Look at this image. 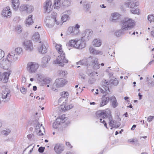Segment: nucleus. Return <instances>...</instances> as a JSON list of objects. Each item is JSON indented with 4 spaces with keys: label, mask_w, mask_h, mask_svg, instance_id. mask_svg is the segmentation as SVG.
Returning a JSON list of instances; mask_svg holds the SVG:
<instances>
[{
    "label": "nucleus",
    "mask_w": 154,
    "mask_h": 154,
    "mask_svg": "<svg viewBox=\"0 0 154 154\" xmlns=\"http://www.w3.org/2000/svg\"><path fill=\"white\" fill-rule=\"evenodd\" d=\"M97 116L98 117H102L103 119L107 118L109 120V125L112 128H117L120 125V124L116 125V121L113 120V119L111 114V112L109 109H107L105 111L99 110L96 112Z\"/></svg>",
    "instance_id": "nucleus-1"
},
{
    "label": "nucleus",
    "mask_w": 154,
    "mask_h": 154,
    "mask_svg": "<svg viewBox=\"0 0 154 154\" xmlns=\"http://www.w3.org/2000/svg\"><path fill=\"white\" fill-rule=\"evenodd\" d=\"M55 47L60 55L57 57L56 60L54 61V63L55 64H60V66H63L64 65V63H68V61L65 58V53L62 49V45L60 44H57Z\"/></svg>",
    "instance_id": "nucleus-2"
},
{
    "label": "nucleus",
    "mask_w": 154,
    "mask_h": 154,
    "mask_svg": "<svg viewBox=\"0 0 154 154\" xmlns=\"http://www.w3.org/2000/svg\"><path fill=\"white\" fill-rule=\"evenodd\" d=\"M82 65L85 66H93L94 69H98L100 68V64H98V59L95 57H90L87 59L83 58L81 60Z\"/></svg>",
    "instance_id": "nucleus-3"
},
{
    "label": "nucleus",
    "mask_w": 154,
    "mask_h": 154,
    "mask_svg": "<svg viewBox=\"0 0 154 154\" xmlns=\"http://www.w3.org/2000/svg\"><path fill=\"white\" fill-rule=\"evenodd\" d=\"M120 25L123 31L131 29L135 25L134 21L130 18L125 17L121 21Z\"/></svg>",
    "instance_id": "nucleus-4"
},
{
    "label": "nucleus",
    "mask_w": 154,
    "mask_h": 154,
    "mask_svg": "<svg viewBox=\"0 0 154 154\" xmlns=\"http://www.w3.org/2000/svg\"><path fill=\"white\" fill-rule=\"evenodd\" d=\"M68 47H74L77 49H82L85 47V42L82 39L71 40L66 44Z\"/></svg>",
    "instance_id": "nucleus-5"
},
{
    "label": "nucleus",
    "mask_w": 154,
    "mask_h": 154,
    "mask_svg": "<svg viewBox=\"0 0 154 154\" xmlns=\"http://www.w3.org/2000/svg\"><path fill=\"white\" fill-rule=\"evenodd\" d=\"M11 95L10 91L6 88L0 94V100L4 102H7L9 100Z\"/></svg>",
    "instance_id": "nucleus-6"
},
{
    "label": "nucleus",
    "mask_w": 154,
    "mask_h": 154,
    "mask_svg": "<svg viewBox=\"0 0 154 154\" xmlns=\"http://www.w3.org/2000/svg\"><path fill=\"white\" fill-rule=\"evenodd\" d=\"M39 66L38 64L37 63L29 62L27 66V70L30 73H35L36 72Z\"/></svg>",
    "instance_id": "nucleus-7"
},
{
    "label": "nucleus",
    "mask_w": 154,
    "mask_h": 154,
    "mask_svg": "<svg viewBox=\"0 0 154 154\" xmlns=\"http://www.w3.org/2000/svg\"><path fill=\"white\" fill-rule=\"evenodd\" d=\"M49 19H46L45 20V26L48 28H51L53 27L54 26L55 23L57 25L59 24L61 25L62 24H61L60 22L57 21L55 17H53V18L49 17Z\"/></svg>",
    "instance_id": "nucleus-8"
},
{
    "label": "nucleus",
    "mask_w": 154,
    "mask_h": 154,
    "mask_svg": "<svg viewBox=\"0 0 154 154\" xmlns=\"http://www.w3.org/2000/svg\"><path fill=\"white\" fill-rule=\"evenodd\" d=\"M80 26L76 24L75 27H69L68 30V34L75 35L78 34L79 32Z\"/></svg>",
    "instance_id": "nucleus-9"
},
{
    "label": "nucleus",
    "mask_w": 154,
    "mask_h": 154,
    "mask_svg": "<svg viewBox=\"0 0 154 154\" xmlns=\"http://www.w3.org/2000/svg\"><path fill=\"white\" fill-rule=\"evenodd\" d=\"M18 57L17 54L13 52H11L7 55L6 61L10 63L13 62L17 60Z\"/></svg>",
    "instance_id": "nucleus-10"
},
{
    "label": "nucleus",
    "mask_w": 154,
    "mask_h": 154,
    "mask_svg": "<svg viewBox=\"0 0 154 154\" xmlns=\"http://www.w3.org/2000/svg\"><path fill=\"white\" fill-rule=\"evenodd\" d=\"M33 123L34 124V127L35 129L37 130V131H38V135H43V133L42 132V129L43 131L44 132L45 130L44 127L43 126L42 127V124H41L40 125V124L38 122V121L37 120H35L33 121Z\"/></svg>",
    "instance_id": "nucleus-11"
},
{
    "label": "nucleus",
    "mask_w": 154,
    "mask_h": 154,
    "mask_svg": "<svg viewBox=\"0 0 154 154\" xmlns=\"http://www.w3.org/2000/svg\"><path fill=\"white\" fill-rule=\"evenodd\" d=\"M93 32L91 30L86 29L82 34V39L84 40H88L92 35Z\"/></svg>",
    "instance_id": "nucleus-12"
},
{
    "label": "nucleus",
    "mask_w": 154,
    "mask_h": 154,
    "mask_svg": "<svg viewBox=\"0 0 154 154\" xmlns=\"http://www.w3.org/2000/svg\"><path fill=\"white\" fill-rule=\"evenodd\" d=\"M11 15V13L9 7L4 8L1 13L2 17L5 18H10Z\"/></svg>",
    "instance_id": "nucleus-13"
},
{
    "label": "nucleus",
    "mask_w": 154,
    "mask_h": 154,
    "mask_svg": "<svg viewBox=\"0 0 154 154\" xmlns=\"http://www.w3.org/2000/svg\"><path fill=\"white\" fill-rule=\"evenodd\" d=\"M64 149V146L62 144L58 143L55 145L54 150L57 154H60Z\"/></svg>",
    "instance_id": "nucleus-14"
},
{
    "label": "nucleus",
    "mask_w": 154,
    "mask_h": 154,
    "mask_svg": "<svg viewBox=\"0 0 154 154\" xmlns=\"http://www.w3.org/2000/svg\"><path fill=\"white\" fill-rule=\"evenodd\" d=\"M44 9L47 13H49L52 10V2L50 0H47L44 4Z\"/></svg>",
    "instance_id": "nucleus-15"
},
{
    "label": "nucleus",
    "mask_w": 154,
    "mask_h": 154,
    "mask_svg": "<svg viewBox=\"0 0 154 154\" xmlns=\"http://www.w3.org/2000/svg\"><path fill=\"white\" fill-rule=\"evenodd\" d=\"M39 43L41 44V45L38 48L39 52L42 54H44L47 52V48L48 45L47 44H44L40 42Z\"/></svg>",
    "instance_id": "nucleus-16"
},
{
    "label": "nucleus",
    "mask_w": 154,
    "mask_h": 154,
    "mask_svg": "<svg viewBox=\"0 0 154 154\" xmlns=\"http://www.w3.org/2000/svg\"><path fill=\"white\" fill-rule=\"evenodd\" d=\"M66 82V80L64 79H57L55 81L56 85L57 88L62 87L65 85Z\"/></svg>",
    "instance_id": "nucleus-17"
},
{
    "label": "nucleus",
    "mask_w": 154,
    "mask_h": 154,
    "mask_svg": "<svg viewBox=\"0 0 154 154\" xmlns=\"http://www.w3.org/2000/svg\"><path fill=\"white\" fill-rule=\"evenodd\" d=\"M110 97L106 95H103L101 99V101L100 103V106H103L106 104L110 100Z\"/></svg>",
    "instance_id": "nucleus-18"
},
{
    "label": "nucleus",
    "mask_w": 154,
    "mask_h": 154,
    "mask_svg": "<svg viewBox=\"0 0 154 154\" xmlns=\"http://www.w3.org/2000/svg\"><path fill=\"white\" fill-rule=\"evenodd\" d=\"M23 44L26 50L30 51L33 49L32 43L30 41H27L24 42Z\"/></svg>",
    "instance_id": "nucleus-19"
},
{
    "label": "nucleus",
    "mask_w": 154,
    "mask_h": 154,
    "mask_svg": "<svg viewBox=\"0 0 154 154\" xmlns=\"http://www.w3.org/2000/svg\"><path fill=\"white\" fill-rule=\"evenodd\" d=\"M11 73L9 72H5L1 75L0 81H2L4 82H7L8 80V77Z\"/></svg>",
    "instance_id": "nucleus-20"
},
{
    "label": "nucleus",
    "mask_w": 154,
    "mask_h": 154,
    "mask_svg": "<svg viewBox=\"0 0 154 154\" xmlns=\"http://www.w3.org/2000/svg\"><path fill=\"white\" fill-rule=\"evenodd\" d=\"M64 120L63 119H62L61 118L57 119L56 122H54L53 124V128L55 129L57 128L59 125L61 123H64Z\"/></svg>",
    "instance_id": "nucleus-21"
},
{
    "label": "nucleus",
    "mask_w": 154,
    "mask_h": 154,
    "mask_svg": "<svg viewBox=\"0 0 154 154\" xmlns=\"http://www.w3.org/2000/svg\"><path fill=\"white\" fill-rule=\"evenodd\" d=\"M110 101L112 107L114 108H116L118 105L116 98L114 96H112L110 97Z\"/></svg>",
    "instance_id": "nucleus-22"
},
{
    "label": "nucleus",
    "mask_w": 154,
    "mask_h": 154,
    "mask_svg": "<svg viewBox=\"0 0 154 154\" xmlns=\"http://www.w3.org/2000/svg\"><path fill=\"white\" fill-rule=\"evenodd\" d=\"M51 59L49 56H46L43 57L42 59V65L44 67H46V64L48 63Z\"/></svg>",
    "instance_id": "nucleus-23"
},
{
    "label": "nucleus",
    "mask_w": 154,
    "mask_h": 154,
    "mask_svg": "<svg viewBox=\"0 0 154 154\" xmlns=\"http://www.w3.org/2000/svg\"><path fill=\"white\" fill-rule=\"evenodd\" d=\"M138 5V3L137 2L134 3L133 2H128L125 3V5L127 7H130L131 9L134 8L135 7H137Z\"/></svg>",
    "instance_id": "nucleus-24"
},
{
    "label": "nucleus",
    "mask_w": 154,
    "mask_h": 154,
    "mask_svg": "<svg viewBox=\"0 0 154 154\" xmlns=\"http://www.w3.org/2000/svg\"><path fill=\"white\" fill-rule=\"evenodd\" d=\"M20 5L19 0H12V7L15 10H17Z\"/></svg>",
    "instance_id": "nucleus-25"
},
{
    "label": "nucleus",
    "mask_w": 154,
    "mask_h": 154,
    "mask_svg": "<svg viewBox=\"0 0 154 154\" xmlns=\"http://www.w3.org/2000/svg\"><path fill=\"white\" fill-rule=\"evenodd\" d=\"M89 51L90 52L93 54H100L101 55L103 53L101 51L97 50L94 49L92 47H91L89 48Z\"/></svg>",
    "instance_id": "nucleus-26"
},
{
    "label": "nucleus",
    "mask_w": 154,
    "mask_h": 154,
    "mask_svg": "<svg viewBox=\"0 0 154 154\" xmlns=\"http://www.w3.org/2000/svg\"><path fill=\"white\" fill-rule=\"evenodd\" d=\"M33 23V21L32 20V15H29L28 16V18L26 21V26H29L30 25H32Z\"/></svg>",
    "instance_id": "nucleus-27"
},
{
    "label": "nucleus",
    "mask_w": 154,
    "mask_h": 154,
    "mask_svg": "<svg viewBox=\"0 0 154 154\" xmlns=\"http://www.w3.org/2000/svg\"><path fill=\"white\" fill-rule=\"evenodd\" d=\"M61 97H63L64 101L66 102L67 101L68 96H69V93L67 92L63 91L60 93Z\"/></svg>",
    "instance_id": "nucleus-28"
},
{
    "label": "nucleus",
    "mask_w": 154,
    "mask_h": 154,
    "mask_svg": "<svg viewBox=\"0 0 154 154\" xmlns=\"http://www.w3.org/2000/svg\"><path fill=\"white\" fill-rule=\"evenodd\" d=\"M61 0H54V8L56 9H58L61 5L62 4V2H60Z\"/></svg>",
    "instance_id": "nucleus-29"
},
{
    "label": "nucleus",
    "mask_w": 154,
    "mask_h": 154,
    "mask_svg": "<svg viewBox=\"0 0 154 154\" xmlns=\"http://www.w3.org/2000/svg\"><path fill=\"white\" fill-rule=\"evenodd\" d=\"M38 80H39L40 82L44 81L47 82V83H49L50 82V80H49V79H44L43 77V75L40 74L38 75Z\"/></svg>",
    "instance_id": "nucleus-30"
},
{
    "label": "nucleus",
    "mask_w": 154,
    "mask_h": 154,
    "mask_svg": "<svg viewBox=\"0 0 154 154\" xmlns=\"http://www.w3.org/2000/svg\"><path fill=\"white\" fill-rule=\"evenodd\" d=\"M93 43L94 46L95 47H99L101 45V42L100 40L95 39L93 42Z\"/></svg>",
    "instance_id": "nucleus-31"
},
{
    "label": "nucleus",
    "mask_w": 154,
    "mask_h": 154,
    "mask_svg": "<svg viewBox=\"0 0 154 154\" xmlns=\"http://www.w3.org/2000/svg\"><path fill=\"white\" fill-rule=\"evenodd\" d=\"M109 85H110V86H112V85L116 86L118 84L119 82L117 79L115 78L114 79H111L110 80L109 82Z\"/></svg>",
    "instance_id": "nucleus-32"
},
{
    "label": "nucleus",
    "mask_w": 154,
    "mask_h": 154,
    "mask_svg": "<svg viewBox=\"0 0 154 154\" xmlns=\"http://www.w3.org/2000/svg\"><path fill=\"white\" fill-rule=\"evenodd\" d=\"M83 8L85 11L88 12L89 10L90 6L88 3L85 2L84 3Z\"/></svg>",
    "instance_id": "nucleus-33"
},
{
    "label": "nucleus",
    "mask_w": 154,
    "mask_h": 154,
    "mask_svg": "<svg viewBox=\"0 0 154 154\" xmlns=\"http://www.w3.org/2000/svg\"><path fill=\"white\" fill-rule=\"evenodd\" d=\"M69 15H68L67 14H64L62 15L61 18V20L63 22H64L69 20Z\"/></svg>",
    "instance_id": "nucleus-34"
},
{
    "label": "nucleus",
    "mask_w": 154,
    "mask_h": 154,
    "mask_svg": "<svg viewBox=\"0 0 154 154\" xmlns=\"http://www.w3.org/2000/svg\"><path fill=\"white\" fill-rule=\"evenodd\" d=\"M40 38V35L38 32H36L32 37V39L35 41H38Z\"/></svg>",
    "instance_id": "nucleus-35"
},
{
    "label": "nucleus",
    "mask_w": 154,
    "mask_h": 154,
    "mask_svg": "<svg viewBox=\"0 0 154 154\" xmlns=\"http://www.w3.org/2000/svg\"><path fill=\"white\" fill-rule=\"evenodd\" d=\"M11 132V130L9 129H6V130H3L2 131V134L5 136L8 135Z\"/></svg>",
    "instance_id": "nucleus-36"
},
{
    "label": "nucleus",
    "mask_w": 154,
    "mask_h": 154,
    "mask_svg": "<svg viewBox=\"0 0 154 154\" xmlns=\"http://www.w3.org/2000/svg\"><path fill=\"white\" fill-rule=\"evenodd\" d=\"M87 73L90 76H93L97 74V72H91L90 70L88 69L87 71Z\"/></svg>",
    "instance_id": "nucleus-37"
},
{
    "label": "nucleus",
    "mask_w": 154,
    "mask_h": 154,
    "mask_svg": "<svg viewBox=\"0 0 154 154\" xmlns=\"http://www.w3.org/2000/svg\"><path fill=\"white\" fill-rule=\"evenodd\" d=\"M112 16L113 18V20H116L118 19L121 16L118 13H114L112 14Z\"/></svg>",
    "instance_id": "nucleus-38"
},
{
    "label": "nucleus",
    "mask_w": 154,
    "mask_h": 154,
    "mask_svg": "<svg viewBox=\"0 0 154 154\" xmlns=\"http://www.w3.org/2000/svg\"><path fill=\"white\" fill-rule=\"evenodd\" d=\"M70 4V0H64L62 1V4L63 6L67 7Z\"/></svg>",
    "instance_id": "nucleus-39"
},
{
    "label": "nucleus",
    "mask_w": 154,
    "mask_h": 154,
    "mask_svg": "<svg viewBox=\"0 0 154 154\" xmlns=\"http://www.w3.org/2000/svg\"><path fill=\"white\" fill-rule=\"evenodd\" d=\"M22 49L20 48H17L15 49V51L13 52L16 54L17 55H19L22 52Z\"/></svg>",
    "instance_id": "nucleus-40"
},
{
    "label": "nucleus",
    "mask_w": 154,
    "mask_h": 154,
    "mask_svg": "<svg viewBox=\"0 0 154 154\" xmlns=\"http://www.w3.org/2000/svg\"><path fill=\"white\" fill-rule=\"evenodd\" d=\"M26 12L29 13H30L32 12L33 10V7L29 5H27Z\"/></svg>",
    "instance_id": "nucleus-41"
},
{
    "label": "nucleus",
    "mask_w": 154,
    "mask_h": 154,
    "mask_svg": "<svg viewBox=\"0 0 154 154\" xmlns=\"http://www.w3.org/2000/svg\"><path fill=\"white\" fill-rule=\"evenodd\" d=\"M22 30V28L20 25H17L15 28V31L17 33H20Z\"/></svg>",
    "instance_id": "nucleus-42"
},
{
    "label": "nucleus",
    "mask_w": 154,
    "mask_h": 154,
    "mask_svg": "<svg viewBox=\"0 0 154 154\" xmlns=\"http://www.w3.org/2000/svg\"><path fill=\"white\" fill-rule=\"evenodd\" d=\"M123 30H122L121 29L117 30L115 32V34L116 36L117 37L120 36L123 33Z\"/></svg>",
    "instance_id": "nucleus-43"
},
{
    "label": "nucleus",
    "mask_w": 154,
    "mask_h": 154,
    "mask_svg": "<svg viewBox=\"0 0 154 154\" xmlns=\"http://www.w3.org/2000/svg\"><path fill=\"white\" fill-rule=\"evenodd\" d=\"M27 5H22L20 7V11H26Z\"/></svg>",
    "instance_id": "nucleus-44"
},
{
    "label": "nucleus",
    "mask_w": 154,
    "mask_h": 154,
    "mask_svg": "<svg viewBox=\"0 0 154 154\" xmlns=\"http://www.w3.org/2000/svg\"><path fill=\"white\" fill-rule=\"evenodd\" d=\"M109 87H111V86L110 85H105V86H103V89H104V90L105 91L106 93H108L110 92L109 88Z\"/></svg>",
    "instance_id": "nucleus-45"
},
{
    "label": "nucleus",
    "mask_w": 154,
    "mask_h": 154,
    "mask_svg": "<svg viewBox=\"0 0 154 154\" xmlns=\"http://www.w3.org/2000/svg\"><path fill=\"white\" fill-rule=\"evenodd\" d=\"M130 11L132 13L134 14H137L138 13H139V10L137 8H136V9L134 8L133 9H131Z\"/></svg>",
    "instance_id": "nucleus-46"
},
{
    "label": "nucleus",
    "mask_w": 154,
    "mask_h": 154,
    "mask_svg": "<svg viewBox=\"0 0 154 154\" xmlns=\"http://www.w3.org/2000/svg\"><path fill=\"white\" fill-rule=\"evenodd\" d=\"M147 19L150 22L153 21L154 20V15H150L148 16Z\"/></svg>",
    "instance_id": "nucleus-47"
},
{
    "label": "nucleus",
    "mask_w": 154,
    "mask_h": 154,
    "mask_svg": "<svg viewBox=\"0 0 154 154\" xmlns=\"http://www.w3.org/2000/svg\"><path fill=\"white\" fill-rule=\"evenodd\" d=\"M27 137L30 140H34V136L33 134H28L27 136Z\"/></svg>",
    "instance_id": "nucleus-48"
},
{
    "label": "nucleus",
    "mask_w": 154,
    "mask_h": 154,
    "mask_svg": "<svg viewBox=\"0 0 154 154\" xmlns=\"http://www.w3.org/2000/svg\"><path fill=\"white\" fill-rule=\"evenodd\" d=\"M20 90L21 93L23 94H26L27 91L26 88L22 87L20 88Z\"/></svg>",
    "instance_id": "nucleus-49"
},
{
    "label": "nucleus",
    "mask_w": 154,
    "mask_h": 154,
    "mask_svg": "<svg viewBox=\"0 0 154 154\" xmlns=\"http://www.w3.org/2000/svg\"><path fill=\"white\" fill-rule=\"evenodd\" d=\"M148 86L150 87H152L154 86V81L153 79L151 80L148 82Z\"/></svg>",
    "instance_id": "nucleus-50"
},
{
    "label": "nucleus",
    "mask_w": 154,
    "mask_h": 154,
    "mask_svg": "<svg viewBox=\"0 0 154 154\" xmlns=\"http://www.w3.org/2000/svg\"><path fill=\"white\" fill-rule=\"evenodd\" d=\"M5 53L4 51L1 49H0V60L2 59L4 57Z\"/></svg>",
    "instance_id": "nucleus-51"
},
{
    "label": "nucleus",
    "mask_w": 154,
    "mask_h": 154,
    "mask_svg": "<svg viewBox=\"0 0 154 154\" xmlns=\"http://www.w3.org/2000/svg\"><path fill=\"white\" fill-rule=\"evenodd\" d=\"M102 85L103 86L106 85H109V82L106 81V80L104 79L103 80V82L102 83Z\"/></svg>",
    "instance_id": "nucleus-52"
},
{
    "label": "nucleus",
    "mask_w": 154,
    "mask_h": 154,
    "mask_svg": "<svg viewBox=\"0 0 154 154\" xmlns=\"http://www.w3.org/2000/svg\"><path fill=\"white\" fill-rule=\"evenodd\" d=\"M66 72L64 71H63L62 70L60 71V75H61L62 76H64L66 74Z\"/></svg>",
    "instance_id": "nucleus-53"
},
{
    "label": "nucleus",
    "mask_w": 154,
    "mask_h": 154,
    "mask_svg": "<svg viewBox=\"0 0 154 154\" xmlns=\"http://www.w3.org/2000/svg\"><path fill=\"white\" fill-rule=\"evenodd\" d=\"M66 102H63V105L64 106V107L65 108V110H69V105L66 106V105H65V104L66 103Z\"/></svg>",
    "instance_id": "nucleus-54"
},
{
    "label": "nucleus",
    "mask_w": 154,
    "mask_h": 154,
    "mask_svg": "<svg viewBox=\"0 0 154 154\" xmlns=\"http://www.w3.org/2000/svg\"><path fill=\"white\" fill-rule=\"evenodd\" d=\"M44 149V147H40L38 149V151L40 152H43Z\"/></svg>",
    "instance_id": "nucleus-55"
},
{
    "label": "nucleus",
    "mask_w": 154,
    "mask_h": 154,
    "mask_svg": "<svg viewBox=\"0 0 154 154\" xmlns=\"http://www.w3.org/2000/svg\"><path fill=\"white\" fill-rule=\"evenodd\" d=\"M65 14H67L69 16V15H70L71 14V10H68L67 11H66L65 12Z\"/></svg>",
    "instance_id": "nucleus-56"
},
{
    "label": "nucleus",
    "mask_w": 154,
    "mask_h": 154,
    "mask_svg": "<svg viewBox=\"0 0 154 154\" xmlns=\"http://www.w3.org/2000/svg\"><path fill=\"white\" fill-rule=\"evenodd\" d=\"M153 119V118L152 117V116H150L148 117L147 120L149 122H150L152 121Z\"/></svg>",
    "instance_id": "nucleus-57"
},
{
    "label": "nucleus",
    "mask_w": 154,
    "mask_h": 154,
    "mask_svg": "<svg viewBox=\"0 0 154 154\" xmlns=\"http://www.w3.org/2000/svg\"><path fill=\"white\" fill-rule=\"evenodd\" d=\"M66 145L69 148H72V147L69 142H66Z\"/></svg>",
    "instance_id": "nucleus-58"
},
{
    "label": "nucleus",
    "mask_w": 154,
    "mask_h": 154,
    "mask_svg": "<svg viewBox=\"0 0 154 154\" xmlns=\"http://www.w3.org/2000/svg\"><path fill=\"white\" fill-rule=\"evenodd\" d=\"M80 77L81 78L84 79H85V75H84L82 74V73H80L79 74Z\"/></svg>",
    "instance_id": "nucleus-59"
},
{
    "label": "nucleus",
    "mask_w": 154,
    "mask_h": 154,
    "mask_svg": "<svg viewBox=\"0 0 154 154\" xmlns=\"http://www.w3.org/2000/svg\"><path fill=\"white\" fill-rule=\"evenodd\" d=\"M63 101H64V99H63V97H61L58 100V103H61Z\"/></svg>",
    "instance_id": "nucleus-60"
},
{
    "label": "nucleus",
    "mask_w": 154,
    "mask_h": 154,
    "mask_svg": "<svg viewBox=\"0 0 154 154\" xmlns=\"http://www.w3.org/2000/svg\"><path fill=\"white\" fill-rule=\"evenodd\" d=\"M100 92L101 93H106L104 89H102L101 88H100Z\"/></svg>",
    "instance_id": "nucleus-61"
},
{
    "label": "nucleus",
    "mask_w": 154,
    "mask_h": 154,
    "mask_svg": "<svg viewBox=\"0 0 154 154\" xmlns=\"http://www.w3.org/2000/svg\"><path fill=\"white\" fill-rule=\"evenodd\" d=\"M76 64L77 65H82V62H81V60H80L79 62H77Z\"/></svg>",
    "instance_id": "nucleus-62"
},
{
    "label": "nucleus",
    "mask_w": 154,
    "mask_h": 154,
    "mask_svg": "<svg viewBox=\"0 0 154 154\" xmlns=\"http://www.w3.org/2000/svg\"><path fill=\"white\" fill-rule=\"evenodd\" d=\"M26 80L25 77L23 78L22 79V82L25 83L26 82Z\"/></svg>",
    "instance_id": "nucleus-63"
},
{
    "label": "nucleus",
    "mask_w": 154,
    "mask_h": 154,
    "mask_svg": "<svg viewBox=\"0 0 154 154\" xmlns=\"http://www.w3.org/2000/svg\"><path fill=\"white\" fill-rule=\"evenodd\" d=\"M152 79H153L152 78H149L148 77H147L146 78V81L148 82H149Z\"/></svg>",
    "instance_id": "nucleus-64"
}]
</instances>
